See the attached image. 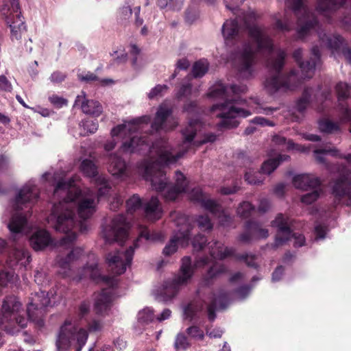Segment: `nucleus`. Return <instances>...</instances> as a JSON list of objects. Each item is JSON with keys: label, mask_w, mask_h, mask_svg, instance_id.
<instances>
[{"label": "nucleus", "mask_w": 351, "mask_h": 351, "mask_svg": "<svg viewBox=\"0 0 351 351\" xmlns=\"http://www.w3.org/2000/svg\"><path fill=\"white\" fill-rule=\"evenodd\" d=\"M320 131L326 134H335L339 132V125L328 119H322L319 121Z\"/></svg>", "instance_id": "41"}, {"label": "nucleus", "mask_w": 351, "mask_h": 351, "mask_svg": "<svg viewBox=\"0 0 351 351\" xmlns=\"http://www.w3.org/2000/svg\"><path fill=\"white\" fill-rule=\"evenodd\" d=\"M142 205L143 203L141 198L138 195H134L126 202L127 212L128 213L132 214L141 208Z\"/></svg>", "instance_id": "44"}, {"label": "nucleus", "mask_w": 351, "mask_h": 351, "mask_svg": "<svg viewBox=\"0 0 351 351\" xmlns=\"http://www.w3.org/2000/svg\"><path fill=\"white\" fill-rule=\"evenodd\" d=\"M247 90V86L243 84L226 86L221 84L211 90L209 93L210 97L221 99L211 108L213 112H217L216 117L221 119L217 123L219 130L236 128L239 123L237 118H245L251 114L250 111L240 106L245 100L241 99L239 94L245 93Z\"/></svg>", "instance_id": "5"}, {"label": "nucleus", "mask_w": 351, "mask_h": 351, "mask_svg": "<svg viewBox=\"0 0 351 351\" xmlns=\"http://www.w3.org/2000/svg\"><path fill=\"white\" fill-rule=\"evenodd\" d=\"M143 239L149 242L162 241L164 240V235L160 232H150L147 228H142L140 230L138 237L134 243L135 247L139 245L138 243L141 241Z\"/></svg>", "instance_id": "33"}, {"label": "nucleus", "mask_w": 351, "mask_h": 351, "mask_svg": "<svg viewBox=\"0 0 351 351\" xmlns=\"http://www.w3.org/2000/svg\"><path fill=\"white\" fill-rule=\"evenodd\" d=\"M228 294L220 290L217 294L213 293L210 303L207 306L208 318L210 322H213L216 318V310L225 309L229 304Z\"/></svg>", "instance_id": "23"}, {"label": "nucleus", "mask_w": 351, "mask_h": 351, "mask_svg": "<svg viewBox=\"0 0 351 351\" xmlns=\"http://www.w3.org/2000/svg\"><path fill=\"white\" fill-rule=\"evenodd\" d=\"M112 291L111 289H104L97 295L95 304L94 311L97 315L104 316L110 310L112 302Z\"/></svg>", "instance_id": "25"}, {"label": "nucleus", "mask_w": 351, "mask_h": 351, "mask_svg": "<svg viewBox=\"0 0 351 351\" xmlns=\"http://www.w3.org/2000/svg\"><path fill=\"white\" fill-rule=\"evenodd\" d=\"M195 266L192 265L191 257L184 256L182 259L180 272L171 281H166L162 285V289L156 295L159 302H168L174 298L178 292L180 286L186 285L193 275Z\"/></svg>", "instance_id": "7"}, {"label": "nucleus", "mask_w": 351, "mask_h": 351, "mask_svg": "<svg viewBox=\"0 0 351 351\" xmlns=\"http://www.w3.org/2000/svg\"><path fill=\"white\" fill-rule=\"evenodd\" d=\"M206 241V238L204 235L199 234L193 238L192 245L195 250L199 251L204 247Z\"/></svg>", "instance_id": "53"}, {"label": "nucleus", "mask_w": 351, "mask_h": 351, "mask_svg": "<svg viewBox=\"0 0 351 351\" xmlns=\"http://www.w3.org/2000/svg\"><path fill=\"white\" fill-rule=\"evenodd\" d=\"M286 4L298 19V38H302L318 25L317 17L307 7L305 0H286Z\"/></svg>", "instance_id": "9"}, {"label": "nucleus", "mask_w": 351, "mask_h": 351, "mask_svg": "<svg viewBox=\"0 0 351 351\" xmlns=\"http://www.w3.org/2000/svg\"><path fill=\"white\" fill-rule=\"evenodd\" d=\"M73 106H80L84 113L95 117H98L102 112V106L100 103L97 101L86 99L85 93L83 91L82 95L77 96Z\"/></svg>", "instance_id": "24"}, {"label": "nucleus", "mask_w": 351, "mask_h": 351, "mask_svg": "<svg viewBox=\"0 0 351 351\" xmlns=\"http://www.w3.org/2000/svg\"><path fill=\"white\" fill-rule=\"evenodd\" d=\"M275 28L281 32H289L291 29V25L289 22H283L280 19H277L275 23Z\"/></svg>", "instance_id": "62"}, {"label": "nucleus", "mask_w": 351, "mask_h": 351, "mask_svg": "<svg viewBox=\"0 0 351 351\" xmlns=\"http://www.w3.org/2000/svg\"><path fill=\"white\" fill-rule=\"evenodd\" d=\"M12 86L10 81L5 75H0V90L5 92H11Z\"/></svg>", "instance_id": "63"}, {"label": "nucleus", "mask_w": 351, "mask_h": 351, "mask_svg": "<svg viewBox=\"0 0 351 351\" xmlns=\"http://www.w3.org/2000/svg\"><path fill=\"white\" fill-rule=\"evenodd\" d=\"M21 306V304L16 297L13 295L6 297L2 305L0 324H3L5 320H14L21 328H25L28 319L23 315L20 314Z\"/></svg>", "instance_id": "15"}, {"label": "nucleus", "mask_w": 351, "mask_h": 351, "mask_svg": "<svg viewBox=\"0 0 351 351\" xmlns=\"http://www.w3.org/2000/svg\"><path fill=\"white\" fill-rule=\"evenodd\" d=\"M208 63L206 60L196 61L192 68L193 76L195 78L203 77L208 71Z\"/></svg>", "instance_id": "42"}, {"label": "nucleus", "mask_w": 351, "mask_h": 351, "mask_svg": "<svg viewBox=\"0 0 351 351\" xmlns=\"http://www.w3.org/2000/svg\"><path fill=\"white\" fill-rule=\"evenodd\" d=\"M173 110L167 104H161L156 112L152 128L156 132L173 130L178 122L172 117Z\"/></svg>", "instance_id": "19"}, {"label": "nucleus", "mask_w": 351, "mask_h": 351, "mask_svg": "<svg viewBox=\"0 0 351 351\" xmlns=\"http://www.w3.org/2000/svg\"><path fill=\"white\" fill-rule=\"evenodd\" d=\"M209 252L210 256L216 259H224L229 256H233L237 261L244 262L248 267L256 268L257 264L254 262L255 256L247 253L237 254L235 250L232 247H224L223 244L219 241L209 243Z\"/></svg>", "instance_id": "14"}, {"label": "nucleus", "mask_w": 351, "mask_h": 351, "mask_svg": "<svg viewBox=\"0 0 351 351\" xmlns=\"http://www.w3.org/2000/svg\"><path fill=\"white\" fill-rule=\"evenodd\" d=\"M272 141L278 145H286L287 148L288 149H298L300 151H304V148L302 147L301 145L298 144H295L293 141L288 140L287 138L280 134H275L272 138Z\"/></svg>", "instance_id": "43"}, {"label": "nucleus", "mask_w": 351, "mask_h": 351, "mask_svg": "<svg viewBox=\"0 0 351 351\" xmlns=\"http://www.w3.org/2000/svg\"><path fill=\"white\" fill-rule=\"evenodd\" d=\"M290 156L285 154H280L276 158L269 159L265 161L261 169V172L252 173L251 172H246L245 174V180L249 184L260 185L263 182L261 178H258L260 173H265L269 175L273 172L278 165L282 162L288 160Z\"/></svg>", "instance_id": "20"}, {"label": "nucleus", "mask_w": 351, "mask_h": 351, "mask_svg": "<svg viewBox=\"0 0 351 351\" xmlns=\"http://www.w3.org/2000/svg\"><path fill=\"white\" fill-rule=\"evenodd\" d=\"M129 223L123 215L115 216L103 229L104 238L110 244L117 242L121 246L128 238Z\"/></svg>", "instance_id": "13"}, {"label": "nucleus", "mask_w": 351, "mask_h": 351, "mask_svg": "<svg viewBox=\"0 0 351 351\" xmlns=\"http://www.w3.org/2000/svg\"><path fill=\"white\" fill-rule=\"evenodd\" d=\"M45 311L41 308H34V306L28 304L27 313L28 319L34 322L38 327L44 326L43 316Z\"/></svg>", "instance_id": "36"}, {"label": "nucleus", "mask_w": 351, "mask_h": 351, "mask_svg": "<svg viewBox=\"0 0 351 351\" xmlns=\"http://www.w3.org/2000/svg\"><path fill=\"white\" fill-rule=\"evenodd\" d=\"M83 250L80 247L73 248L65 257H58V264L62 268L66 269L69 264L79 258Z\"/></svg>", "instance_id": "38"}, {"label": "nucleus", "mask_w": 351, "mask_h": 351, "mask_svg": "<svg viewBox=\"0 0 351 351\" xmlns=\"http://www.w3.org/2000/svg\"><path fill=\"white\" fill-rule=\"evenodd\" d=\"M245 228L249 230L255 237L257 232L261 228V226L256 221L249 220L245 222Z\"/></svg>", "instance_id": "55"}, {"label": "nucleus", "mask_w": 351, "mask_h": 351, "mask_svg": "<svg viewBox=\"0 0 351 351\" xmlns=\"http://www.w3.org/2000/svg\"><path fill=\"white\" fill-rule=\"evenodd\" d=\"M311 55L310 60L302 61V49H295L293 58L300 69L301 75L299 77L293 70L287 75H282L281 70L285 64L286 53L283 50L279 49L276 57L271 58L267 61V66L271 73L266 78L264 84L268 93L274 95L278 92L292 90L299 86L303 80L313 77L315 66L320 62V51L317 46L313 47Z\"/></svg>", "instance_id": "4"}, {"label": "nucleus", "mask_w": 351, "mask_h": 351, "mask_svg": "<svg viewBox=\"0 0 351 351\" xmlns=\"http://www.w3.org/2000/svg\"><path fill=\"white\" fill-rule=\"evenodd\" d=\"M309 191L311 192L307 193L301 197V202L304 204H311L315 202L319 197L321 186Z\"/></svg>", "instance_id": "46"}, {"label": "nucleus", "mask_w": 351, "mask_h": 351, "mask_svg": "<svg viewBox=\"0 0 351 351\" xmlns=\"http://www.w3.org/2000/svg\"><path fill=\"white\" fill-rule=\"evenodd\" d=\"M244 0H224L226 7L232 10H236L242 5Z\"/></svg>", "instance_id": "64"}, {"label": "nucleus", "mask_w": 351, "mask_h": 351, "mask_svg": "<svg viewBox=\"0 0 351 351\" xmlns=\"http://www.w3.org/2000/svg\"><path fill=\"white\" fill-rule=\"evenodd\" d=\"M313 93L314 90L313 88L308 87L304 90L302 96L298 99L295 104L296 110L299 112L303 113L309 106L312 101V95Z\"/></svg>", "instance_id": "35"}, {"label": "nucleus", "mask_w": 351, "mask_h": 351, "mask_svg": "<svg viewBox=\"0 0 351 351\" xmlns=\"http://www.w3.org/2000/svg\"><path fill=\"white\" fill-rule=\"evenodd\" d=\"M167 89L168 86L167 85L158 84L150 90L148 97L149 99H153L156 96L161 95V94Z\"/></svg>", "instance_id": "56"}, {"label": "nucleus", "mask_w": 351, "mask_h": 351, "mask_svg": "<svg viewBox=\"0 0 351 351\" xmlns=\"http://www.w3.org/2000/svg\"><path fill=\"white\" fill-rule=\"evenodd\" d=\"M191 90L192 85L191 84H182L177 93V97L178 99L187 97L191 95Z\"/></svg>", "instance_id": "59"}, {"label": "nucleus", "mask_w": 351, "mask_h": 351, "mask_svg": "<svg viewBox=\"0 0 351 351\" xmlns=\"http://www.w3.org/2000/svg\"><path fill=\"white\" fill-rule=\"evenodd\" d=\"M334 204H343L351 208V178L350 175H341L334 180L332 186Z\"/></svg>", "instance_id": "18"}, {"label": "nucleus", "mask_w": 351, "mask_h": 351, "mask_svg": "<svg viewBox=\"0 0 351 351\" xmlns=\"http://www.w3.org/2000/svg\"><path fill=\"white\" fill-rule=\"evenodd\" d=\"M293 184L298 189L309 191L321 186L320 180L313 175L301 174L293 177Z\"/></svg>", "instance_id": "26"}, {"label": "nucleus", "mask_w": 351, "mask_h": 351, "mask_svg": "<svg viewBox=\"0 0 351 351\" xmlns=\"http://www.w3.org/2000/svg\"><path fill=\"white\" fill-rule=\"evenodd\" d=\"M39 196L38 187L32 182H27L22 189H21L16 195L13 208L16 213L13 214L8 228L10 230L13 240H16V237L21 233L27 223V217L19 211L23 209V207L28 208L29 205L34 203Z\"/></svg>", "instance_id": "6"}, {"label": "nucleus", "mask_w": 351, "mask_h": 351, "mask_svg": "<svg viewBox=\"0 0 351 351\" xmlns=\"http://www.w3.org/2000/svg\"><path fill=\"white\" fill-rule=\"evenodd\" d=\"M346 0H317V9L320 12L335 10L343 5Z\"/></svg>", "instance_id": "37"}, {"label": "nucleus", "mask_w": 351, "mask_h": 351, "mask_svg": "<svg viewBox=\"0 0 351 351\" xmlns=\"http://www.w3.org/2000/svg\"><path fill=\"white\" fill-rule=\"evenodd\" d=\"M108 171L114 176L121 177L125 175L127 165L124 160L117 154L109 156Z\"/></svg>", "instance_id": "30"}, {"label": "nucleus", "mask_w": 351, "mask_h": 351, "mask_svg": "<svg viewBox=\"0 0 351 351\" xmlns=\"http://www.w3.org/2000/svg\"><path fill=\"white\" fill-rule=\"evenodd\" d=\"M335 90L339 103L341 119L344 122H348L351 121V109L347 106L344 100L350 96L351 86L347 83L340 82L337 84Z\"/></svg>", "instance_id": "22"}, {"label": "nucleus", "mask_w": 351, "mask_h": 351, "mask_svg": "<svg viewBox=\"0 0 351 351\" xmlns=\"http://www.w3.org/2000/svg\"><path fill=\"white\" fill-rule=\"evenodd\" d=\"M199 228L204 230H210L213 228V224L208 216L199 215L197 219Z\"/></svg>", "instance_id": "52"}, {"label": "nucleus", "mask_w": 351, "mask_h": 351, "mask_svg": "<svg viewBox=\"0 0 351 351\" xmlns=\"http://www.w3.org/2000/svg\"><path fill=\"white\" fill-rule=\"evenodd\" d=\"M80 169L86 176L90 178L91 181L96 185L98 199L109 193L110 186L108 180L103 176L98 174L97 167L92 160H84L80 165Z\"/></svg>", "instance_id": "16"}, {"label": "nucleus", "mask_w": 351, "mask_h": 351, "mask_svg": "<svg viewBox=\"0 0 351 351\" xmlns=\"http://www.w3.org/2000/svg\"><path fill=\"white\" fill-rule=\"evenodd\" d=\"M174 346L177 350H186L191 346L189 337L184 333L177 335Z\"/></svg>", "instance_id": "49"}, {"label": "nucleus", "mask_w": 351, "mask_h": 351, "mask_svg": "<svg viewBox=\"0 0 351 351\" xmlns=\"http://www.w3.org/2000/svg\"><path fill=\"white\" fill-rule=\"evenodd\" d=\"M186 333L189 338L195 341H202L204 337V331L197 326H191L187 328Z\"/></svg>", "instance_id": "48"}, {"label": "nucleus", "mask_w": 351, "mask_h": 351, "mask_svg": "<svg viewBox=\"0 0 351 351\" xmlns=\"http://www.w3.org/2000/svg\"><path fill=\"white\" fill-rule=\"evenodd\" d=\"M154 319V315L153 310L146 308L143 311H140L138 314V320L142 324H148L153 321Z\"/></svg>", "instance_id": "51"}, {"label": "nucleus", "mask_w": 351, "mask_h": 351, "mask_svg": "<svg viewBox=\"0 0 351 351\" xmlns=\"http://www.w3.org/2000/svg\"><path fill=\"white\" fill-rule=\"evenodd\" d=\"M52 240L48 232L37 230L29 239L30 245L36 251L42 250L48 246Z\"/></svg>", "instance_id": "28"}, {"label": "nucleus", "mask_w": 351, "mask_h": 351, "mask_svg": "<svg viewBox=\"0 0 351 351\" xmlns=\"http://www.w3.org/2000/svg\"><path fill=\"white\" fill-rule=\"evenodd\" d=\"M144 213L145 217L149 221L159 219L162 215V210L160 207V202L156 197H152L145 205Z\"/></svg>", "instance_id": "31"}, {"label": "nucleus", "mask_w": 351, "mask_h": 351, "mask_svg": "<svg viewBox=\"0 0 351 351\" xmlns=\"http://www.w3.org/2000/svg\"><path fill=\"white\" fill-rule=\"evenodd\" d=\"M201 126L202 123L198 119H191L189 121L188 125L182 130L184 144L189 145L193 141L197 131Z\"/></svg>", "instance_id": "32"}, {"label": "nucleus", "mask_w": 351, "mask_h": 351, "mask_svg": "<svg viewBox=\"0 0 351 351\" xmlns=\"http://www.w3.org/2000/svg\"><path fill=\"white\" fill-rule=\"evenodd\" d=\"M213 215H216L219 218V222L221 226L224 227H228L232 224V217L231 215L225 212L222 207L220 206V210L216 212H210Z\"/></svg>", "instance_id": "45"}, {"label": "nucleus", "mask_w": 351, "mask_h": 351, "mask_svg": "<svg viewBox=\"0 0 351 351\" xmlns=\"http://www.w3.org/2000/svg\"><path fill=\"white\" fill-rule=\"evenodd\" d=\"M144 119L145 117L136 118L128 121L127 123L119 125L112 130L111 134L112 136L125 135L127 132L132 135L137 131L138 125L143 123Z\"/></svg>", "instance_id": "29"}, {"label": "nucleus", "mask_w": 351, "mask_h": 351, "mask_svg": "<svg viewBox=\"0 0 351 351\" xmlns=\"http://www.w3.org/2000/svg\"><path fill=\"white\" fill-rule=\"evenodd\" d=\"M254 210V207L249 202H243L239 204L237 212L241 217L248 218Z\"/></svg>", "instance_id": "47"}, {"label": "nucleus", "mask_w": 351, "mask_h": 351, "mask_svg": "<svg viewBox=\"0 0 351 351\" xmlns=\"http://www.w3.org/2000/svg\"><path fill=\"white\" fill-rule=\"evenodd\" d=\"M175 223L178 229L163 249L162 253L165 256H170L177 251L178 243L183 247L189 245L191 232L193 229L189 218L184 215H179Z\"/></svg>", "instance_id": "11"}, {"label": "nucleus", "mask_w": 351, "mask_h": 351, "mask_svg": "<svg viewBox=\"0 0 351 351\" xmlns=\"http://www.w3.org/2000/svg\"><path fill=\"white\" fill-rule=\"evenodd\" d=\"M121 149L123 152L129 154L156 153L158 158L154 161H145L141 171L145 179L150 180L152 187L160 193L166 200H175L179 194L185 192L187 182L183 173L179 171H176V183L172 184L167 180L162 168L177 162L186 150L173 154L168 142L160 140L153 143L147 136H130L129 140L123 142Z\"/></svg>", "instance_id": "1"}, {"label": "nucleus", "mask_w": 351, "mask_h": 351, "mask_svg": "<svg viewBox=\"0 0 351 351\" xmlns=\"http://www.w3.org/2000/svg\"><path fill=\"white\" fill-rule=\"evenodd\" d=\"M272 226L278 228L276 236L274 247L284 245L291 239H294V247H302L305 243V238L303 235L292 232L289 225V219L282 214H278L276 219L271 222Z\"/></svg>", "instance_id": "12"}, {"label": "nucleus", "mask_w": 351, "mask_h": 351, "mask_svg": "<svg viewBox=\"0 0 351 351\" xmlns=\"http://www.w3.org/2000/svg\"><path fill=\"white\" fill-rule=\"evenodd\" d=\"M199 16L198 12L193 8H189L186 11L185 19L186 21L191 24L193 23Z\"/></svg>", "instance_id": "60"}, {"label": "nucleus", "mask_w": 351, "mask_h": 351, "mask_svg": "<svg viewBox=\"0 0 351 351\" xmlns=\"http://www.w3.org/2000/svg\"><path fill=\"white\" fill-rule=\"evenodd\" d=\"M88 268L91 271L90 277L93 280H97L101 278L102 280L108 285L111 288H114L117 285V280L114 277L101 276L98 269V265L97 264H93L88 266Z\"/></svg>", "instance_id": "40"}, {"label": "nucleus", "mask_w": 351, "mask_h": 351, "mask_svg": "<svg viewBox=\"0 0 351 351\" xmlns=\"http://www.w3.org/2000/svg\"><path fill=\"white\" fill-rule=\"evenodd\" d=\"M66 77V73L60 71L53 72L49 77L52 83L59 84L64 81Z\"/></svg>", "instance_id": "54"}, {"label": "nucleus", "mask_w": 351, "mask_h": 351, "mask_svg": "<svg viewBox=\"0 0 351 351\" xmlns=\"http://www.w3.org/2000/svg\"><path fill=\"white\" fill-rule=\"evenodd\" d=\"M134 251V247L130 246L125 251L117 250L113 253H108L106 260L111 272L116 275L123 274L127 266L130 265L132 263Z\"/></svg>", "instance_id": "17"}, {"label": "nucleus", "mask_w": 351, "mask_h": 351, "mask_svg": "<svg viewBox=\"0 0 351 351\" xmlns=\"http://www.w3.org/2000/svg\"><path fill=\"white\" fill-rule=\"evenodd\" d=\"M83 127L88 132L93 134L98 128V123L96 120H87L83 123Z\"/></svg>", "instance_id": "58"}, {"label": "nucleus", "mask_w": 351, "mask_h": 351, "mask_svg": "<svg viewBox=\"0 0 351 351\" xmlns=\"http://www.w3.org/2000/svg\"><path fill=\"white\" fill-rule=\"evenodd\" d=\"M50 102L58 108H60L64 105H66L67 101L63 97H59L56 95H53L49 97Z\"/></svg>", "instance_id": "61"}, {"label": "nucleus", "mask_w": 351, "mask_h": 351, "mask_svg": "<svg viewBox=\"0 0 351 351\" xmlns=\"http://www.w3.org/2000/svg\"><path fill=\"white\" fill-rule=\"evenodd\" d=\"M120 18L122 21L129 19L132 14V10L129 4L123 5L119 10Z\"/></svg>", "instance_id": "57"}, {"label": "nucleus", "mask_w": 351, "mask_h": 351, "mask_svg": "<svg viewBox=\"0 0 351 351\" xmlns=\"http://www.w3.org/2000/svg\"><path fill=\"white\" fill-rule=\"evenodd\" d=\"M225 271L223 265L215 263L211 266L207 273L204 276L201 282L203 287H208L213 284V280Z\"/></svg>", "instance_id": "34"}, {"label": "nucleus", "mask_w": 351, "mask_h": 351, "mask_svg": "<svg viewBox=\"0 0 351 351\" xmlns=\"http://www.w3.org/2000/svg\"><path fill=\"white\" fill-rule=\"evenodd\" d=\"M88 336L86 330L79 328L71 321L66 320L60 327L56 338V351L69 350L74 341L77 343L75 351H80L85 345Z\"/></svg>", "instance_id": "8"}, {"label": "nucleus", "mask_w": 351, "mask_h": 351, "mask_svg": "<svg viewBox=\"0 0 351 351\" xmlns=\"http://www.w3.org/2000/svg\"><path fill=\"white\" fill-rule=\"evenodd\" d=\"M191 200L199 202L205 209L210 212L220 210V205L215 200L207 198L200 188H194L190 193Z\"/></svg>", "instance_id": "27"}, {"label": "nucleus", "mask_w": 351, "mask_h": 351, "mask_svg": "<svg viewBox=\"0 0 351 351\" xmlns=\"http://www.w3.org/2000/svg\"><path fill=\"white\" fill-rule=\"evenodd\" d=\"M256 14L250 11L243 18L227 20L222 27V34L227 46H234L243 43V32H246L251 43H243L242 47L234 54V63L239 73L243 77L252 75V65L255 62V53H270L273 44L266 28L254 23Z\"/></svg>", "instance_id": "3"}, {"label": "nucleus", "mask_w": 351, "mask_h": 351, "mask_svg": "<svg viewBox=\"0 0 351 351\" xmlns=\"http://www.w3.org/2000/svg\"><path fill=\"white\" fill-rule=\"evenodd\" d=\"M322 45L335 51H341L346 60L351 64V47L345 44L344 39L338 34L319 36Z\"/></svg>", "instance_id": "21"}, {"label": "nucleus", "mask_w": 351, "mask_h": 351, "mask_svg": "<svg viewBox=\"0 0 351 351\" xmlns=\"http://www.w3.org/2000/svg\"><path fill=\"white\" fill-rule=\"evenodd\" d=\"M19 10V0H6L1 9L2 14L10 27L12 40H19L22 33L25 31V23Z\"/></svg>", "instance_id": "10"}, {"label": "nucleus", "mask_w": 351, "mask_h": 351, "mask_svg": "<svg viewBox=\"0 0 351 351\" xmlns=\"http://www.w3.org/2000/svg\"><path fill=\"white\" fill-rule=\"evenodd\" d=\"M314 154H315L316 160L320 163H324V162H325V158L323 156H322V154H328L333 156L339 157V153L337 149L332 148V149H315L314 151Z\"/></svg>", "instance_id": "50"}, {"label": "nucleus", "mask_w": 351, "mask_h": 351, "mask_svg": "<svg viewBox=\"0 0 351 351\" xmlns=\"http://www.w3.org/2000/svg\"><path fill=\"white\" fill-rule=\"evenodd\" d=\"M29 304L34 306V308H44L50 304V299L48 297V293L45 291H40L36 293L34 296L32 298L31 302Z\"/></svg>", "instance_id": "39"}, {"label": "nucleus", "mask_w": 351, "mask_h": 351, "mask_svg": "<svg viewBox=\"0 0 351 351\" xmlns=\"http://www.w3.org/2000/svg\"><path fill=\"white\" fill-rule=\"evenodd\" d=\"M73 183L72 178L58 182L53 195L62 197V200L53 205L51 213L47 219V223L56 231L65 234L60 240V245L65 247H71L77 239L76 232L71 230L77 229L84 233L88 230L86 223L75 220L73 208L77 206L78 215L83 220L89 218L95 211V195L83 197L81 191L75 187Z\"/></svg>", "instance_id": "2"}]
</instances>
